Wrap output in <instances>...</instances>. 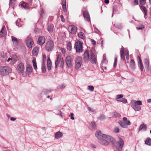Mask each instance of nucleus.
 <instances>
[{
  "label": "nucleus",
  "instance_id": "nucleus-4",
  "mask_svg": "<svg viewBox=\"0 0 151 151\" xmlns=\"http://www.w3.org/2000/svg\"><path fill=\"white\" fill-rule=\"evenodd\" d=\"M11 71V69L7 66H0V75L1 76H6Z\"/></svg>",
  "mask_w": 151,
  "mask_h": 151
},
{
  "label": "nucleus",
  "instance_id": "nucleus-6",
  "mask_svg": "<svg viewBox=\"0 0 151 151\" xmlns=\"http://www.w3.org/2000/svg\"><path fill=\"white\" fill-rule=\"evenodd\" d=\"M82 44L81 42L78 41L75 44L74 48L76 49L77 52H80L83 51Z\"/></svg>",
  "mask_w": 151,
  "mask_h": 151
},
{
  "label": "nucleus",
  "instance_id": "nucleus-34",
  "mask_svg": "<svg viewBox=\"0 0 151 151\" xmlns=\"http://www.w3.org/2000/svg\"><path fill=\"white\" fill-rule=\"evenodd\" d=\"M12 41L14 44L17 45L18 44V42L17 38L13 36H12Z\"/></svg>",
  "mask_w": 151,
  "mask_h": 151
},
{
  "label": "nucleus",
  "instance_id": "nucleus-19",
  "mask_svg": "<svg viewBox=\"0 0 151 151\" xmlns=\"http://www.w3.org/2000/svg\"><path fill=\"white\" fill-rule=\"evenodd\" d=\"M144 64L145 67L146 68L147 70L149 71V61L146 58H145L144 60Z\"/></svg>",
  "mask_w": 151,
  "mask_h": 151
},
{
  "label": "nucleus",
  "instance_id": "nucleus-58",
  "mask_svg": "<svg viewBox=\"0 0 151 151\" xmlns=\"http://www.w3.org/2000/svg\"><path fill=\"white\" fill-rule=\"evenodd\" d=\"M42 57H43V60H44V62L45 63V60H46V55L44 54H43L42 55Z\"/></svg>",
  "mask_w": 151,
  "mask_h": 151
},
{
  "label": "nucleus",
  "instance_id": "nucleus-31",
  "mask_svg": "<svg viewBox=\"0 0 151 151\" xmlns=\"http://www.w3.org/2000/svg\"><path fill=\"white\" fill-rule=\"evenodd\" d=\"M60 58L59 57V56L58 55L57 59L55 61V68H56L58 66V65L60 64Z\"/></svg>",
  "mask_w": 151,
  "mask_h": 151
},
{
  "label": "nucleus",
  "instance_id": "nucleus-40",
  "mask_svg": "<svg viewBox=\"0 0 151 151\" xmlns=\"http://www.w3.org/2000/svg\"><path fill=\"white\" fill-rule=\"evenodd\" d=\"M113 116L115 118H119L121 116V115L117 112H114V113Z\"/></svg>",
  "mask_w": 151,
  "mask_h": 151
},
{
  "label": "nucleus",
  "instance_id": "nucleus-32",
  "mask_svg": "<svg viewBox=\"0 0 151 151\" xmlns=\"http://www.w3.org/2000/svg\"><path fill=\"white\" fill-rule=\"evenodd\" d=\"M135 63L133 60L132 59L130 62V67L132 69L134 68Z\"/></svg>",
  "mask_w": 151,
  "mask_h": 151
},
{
  "label": "nucleus",
  "instance_id": "nucleus-18",
  "mask_svg": "<svg viewBox=\"0 0 151 151\" xmlns=\"http://www.w3.org/2000/svg\"><path fill=\"white\" fill-rule=\"evenodd\" d=\"M120 52L121 59L123 61L124 60H125V57L124 52V48L122 46V48L120 50Z\"/></svg>",
  "mask_w": 151,
  "mask_h": 151
},
{
  "label": "nucleus",
  "instance_id": "nucleus-50",
  "mask_svg": "<svg viewBox=\"0 0 151 151\" xmlns=\"http://www.w3.org/2000/svg\"><path fill=\"white\" fill-rule=\"evenodd\" d=\"M138 4V0H134L132 3V5L133 6L137 5Z\"/></svg>",
  "mask_w": 151,
  "mask_h": 151
},
{
  "label": "nucleus",
  "instance_id": "nucleus-25",
  "mask_svg": "<svg viewBox=\"0 0 151 151\" xmlns=\"http://www.w3.org/2000/svg\"><path fill=\"white\" fill-rule=\"evenodd\" d=\"M123 121L125 123L127 127L128 125H130L131 124V123L130 121L129 120L127 119V117H123Z\"/></svg>",
  "mask_w": 151,
  "mask_h": 151
},
{
  "label": "nucleus",
  "instance_id": "nucleus-24",
  "mask_svg": "<svg viewBox=\"0 0 151 151\" xmlns=\"http://www.w3.org/2000/svg\"><path fill=\"white\" fill-rule=\"evenodd\" d=\"M32 68L29 64H27L26 67L27 71L29 73H31L32 71Z\"/></svg>",
  "mask_w": 151,
  "mask_h": 151
},
{
  "label": "nucleus",
  "instance_id": "nucleus-28",
  "mask_svg": "<svg viewBox=\"0 0 151 151\" xmlns=\"http://www.w3.org/2000/svg\"><path fill=\"white\" fill-rule=\"evenodd\" d=\"M145 144L149 146L151 145V139L150 137H148L146 139L145 142Z\"/></svg>",
  "mask_w": 151,
  "mask_h": 151
},
{
  "label": "nucleus",
  "instance_id": "nucleus-9",
  "mask_svg": "<svg viewBox=\"0 0 151 151\" xmlns=\"http://www.w3.org/2000/svg\"><path fill=\"white\" fill-rule=\"evenodd\" d=\"M65 62L68 67H71L73 66V60L70 56H68L66 58Z\"/></svg>",
  "mask_w": 151,
  "mask_h": 151
},
{
  "label": "nucleus",
  "instance_id": "nucleus-41",
  "mask_svg": "<svg viewBox=\"0 0 151 151\" xmlns=\"http://www.w3.org/2000/svg\"><path fill=\"white\" fill-rule=\"evenodd\" d=\"M51 91L50 90L45 89L43 91L42 93L45 94H48Z\"/></svg>",
  "mask_w": 151,
  "mask_h": 151
},
{
  "label": "nucleus",
  "instance_id": "nucleus-51",
  "mask_svg": "<svg viewBox=\"0 0 151 151\" xmlns=\"http://www.w3.org/2000/svg\"><path fill=\"white\" fill-rule=\"evenodd\" d=\"M123 96L122 94L117 95L116 96V99H119L123 97Z\"/></svg>",
  "mask_w": 151,
  "mask_h": 151
},
{
  "label": "nucleus",
  "instance_id": "nucleus-3",
  "mask_svg": "<svg viewBox=\"0 0 151 151\" xmlns=\"http://www.w3.org/2000/svg\"><path fill=\"white\" fill-rule=\"evenodd\" d=\"M131 106L135 111H138L141 110V107L140 105H142V102L140 101H136L132 100L130 103Z\"/></svg>",
  "mask_w": 151,
  "mask_h": 151
},
{
  "label": "nucleus",
  "instance_id": "nucleus-13",
  "mask_svg": "<svg viewBox=\"0 0 151 151\" xmlns=\"http://www.w3.org/2000/svg\"><path fill=\"white\" fill-rule=\"evenodd\" d=\"M24 69V67L23 63H19L17 67L18 72L19 73H23Z\"/></svg>",
  "mask_w": 151,
  "mask_h": 151
},
{
  "label": "nucleus",
  "instance_id": "nucleus-54",
  "mask_svg": "<svg viewBox=\"0 0 151 151\" xmlns=\"http://www.w3.org/2000/svg\"><path fill=\"white\" fill-rule=\"evenodd\" d=\"M103 61L104 63L106 62V55L105 54H104L103 55Z\"/></svg>",
  "mask_w": 151,
  "mask_h": 151
},
{
  "label": "nucleus",
  "instance_id": "nucleus-52",
  "mask_svg": "<svg viewBox=\"0 0 151 151\" xmlns=\"http://www.w3.org/2000/svg\"><path fill=\"white\" fill-rule=\"evenodd\" d=\"M119 131V129L118 127H115L114 129V131L116 133H118Z\"/></svg>",
  "mask_w": 151,
  "mask_h": 151
},
{
  "label": "nucleus",
  "instance_id": "nucleus-39",
  "mask_svg": "<svg viewBox=\"0 0 151 151\" xmlns=\"http://www.w3.org/2000/svg\"><path fill=\"white\" fill-rule=\"evenodd\" d=\"M21 6L24 8H27L29 6L28 4L25 2H23L21 4Z\"/></svg>",
  "mask_w": 151,
  "mask_h": 151
},
{
  "label": "nucleus",
  "instance_id": "nucleus-42",
  "mask_svg": "<svg viewBox=\"0 0 151 151\" xmlns=\"http://www.w3.org/2000/svg\"><path fill=\"white\" fill-rule=\"evenodd\" d=\"M145 28V26L143 24H141L138 27H136V29L138 30L142 29Z\"/></svg>",
  "mask_w": 151,
  "mask_h": 151
},
{
  "label": "nucleus",
  "instance_id": "nucleus-60",
  "mask_svg": "<svg viewBox=\"0 0 151 151\" xmlns=\"http://www.w3.org/2000/svg\"><path fill=\"white\" fill-rule=\"evenodd\" d=\"M65 85L64 84H62L60 86V88L62 89V88H65Z\"/></svg>",
  "mask_w": 151,
  "mask_h": 151
},
{
  "label": "nucleus",
  "instance_id": "nucleus-37",
  "mask_svg": "<svg viewBox=\"0 0 151 151\" xmlns=\"http://www.w3.org/2000/svg\"><path fill=\"white\" fill-rule=\"evenodd\" d=\"M114 25L116 28L119 29H121L123 27L121 24H115Z\"/></svg>",
  "mask_w": 151,
  "mask_h": 151
},
{
  "label": "nucleus",
  "instance_id": "nucleus-62",
  "mask_svg": "<svg viewBox=\"0 0 151 151\" xmlns=\"http://www.w3.org/2000/svg\"><path fill=\"white\" fill-rule=\"evenodd\" d=\"M16 119V118L14 117H11L10 118V120L12 121H14Z\"/></svg>",
  "mask_w": 151,
  "mask_h": 151
},
{
  "label": "nucleus",
  "instance_id": "nucleus-15",
  "mask_svg": "<svg viewBox=\"0 0 151 151\" xmlns=\"http://www.w3.org/2000/svg\"><path fill=\"white\" fill-rule=\"evenodd\" d=\"M6 34V30L4 25L3 26L2 28L0 31V37H2Z\"/></svg>",
  "mask_w": 151,
  "mask_h": 151
},
{
  "label": "nucleus",
  "instance_id": "nucleus-44",
  "mask_svg": "<svg viewBox=\"0 0 151 151\" xmlns=\"http://www.w3.org/2000/svg\"><path fill=\"white\" fill-rule=\"evenodd\" d=\"M118 101L122 102L124 104L126 103L127 102V100L125 98H123L121 99L118 100Z\"/></svg>",
  "mask_w": 151,
  "mask_h": 151
},
{
  "label": "nucleus",
  "instance_id": "nucleus-8",
  "mask_svg": "<svg viewBox=\"0 0 151 151\" xmlns=\"http://www.w3.org/2000/svg\"><path fill=\"white\" fill-rule=\"evenodd\" d=\"M118 138L119 140L116 143V145L119 147V150L120 151L124 146V141L120 137H119Z\"/></svg>",
  "mask_w": 151,
  "mask_h": 151
},
{
  "label": "nucleus",
  "instance_id": "nucleus-16",
  "mask_svg": "<svg viewBox=\"0 0 151 151\" xmlns=\"http://www.w3.org/2000/svg\"><path fill=\"white\" fill-rule=\"evenodd\" d=\"M83 15L85 20L89 22L90 21V19L88 12L86 11L83 12Z\"/></svg>",
  "mask_w": 151,
  "mask_h": 151
},
{
  "label": "nucleus",
  "instance_id": "nucleus-36",
  "mask_svg": "<svg viewBox=\"0 0 151 151\" xmlns=\"http://www.w3.org/2000/svg\"><path fill=\"white\" fill-rule=\"evenodd\" d=\"M64 64V61L63 58L60 59V65L61 67H63Z\"/></svg>",
  "mask_w": 151,
  "mask_h": 151
},
{
  "label": "nucleus",
  "instance_id": "nucleus-5",
  "mask_svg": "<svg viewBox=\"0 0 151 151\" xmlns=\"http://www.w3.org/2000/svg\"><path fill=\"white\" fill-rule=\"evenodd\" d=\"M82 62L81 57L78 56L75 59V68L76 70L78 69L81 66Z\"/></svg>",
  "mask_w": 151,
  "mask_h": 151
},
{
  "label": "nucleus",
  "instance_id": "nucleus-30",
  "mask_svg": "<svg viewBox=\"0 0 151 151\" xmlns=\"http://www.w3.org/2000/svg\"><path fill=\"white\" fill-rule=\"evenodd\" d=\"M53 27L54 26L52 24H50L48 25L47 29L50 32L52 31Z\"/></svg>",
  "mask_w": 151,
  "mask_h": 151
},
{
  "label": "nucleus",
  "instance_id": "nucleus-27",
  "mask_svg": "<svg viewBox=\"0 0 151 151\" xmlns=\"http://www.w3.org/2000/svg\"><path fill=\"white\" fill-rule=\"evenodd\" d=\"M16 25L19 27H20L23 24V23L21 21L20 19H18L16 22Z\"/></svg>",
  "mask_w": 151,
  "mask_h": 151
},
{
  "label": "nucleus",
  "instance_id": "nucleus-64",
  "mask_svg": "<svg viewBox=\"0 0 151 151\" xmlns=\"http://www.w3.org/2000/svg\"><path fill=\"white\" fill-rule=\"evenodd\" d=\"M14 60V59L12 58H9L7 60V62H9V61L10 60H11V61L12 62L13 61V60Z\"/></svg>",
  "mask_w": 151,
  "mask_h": 151
},
{
  "label": "nucleus",
  "instance_id": "nucleus-33",
  "mask_svg": "<svg viewBox=\"0 0 151 151\" xmlns=\"http://www.w3.org/2000/svg\"><path fill=\"white\" fill-rule=\"evenodd\" d=\"M42 70L43 73H45L46 71V67L45 65V63L44 62V60L43 62L42 65Z\"/></svg>",
  "mask_w": 151,
  "mask_h": 151
},
{
  "label": "nucleus",
  "instance_id": "nucleus-10",
  "mask_svg": "<svg viewBox=\"0 0 151 151\" xmlns=\"http://www.w3.org/2000/svg\"><path fill=\"white\" fill-rule=\"evenodd\" d=\"M26 43L27 47L29 48H31L34 44L33 41L30 37H28L26 41Z\"/></svg>",
  "mask_w": 151,
  "mask_h": 151
},
{
  "label": "nucleus",
  "instance_id": "nucleus-59",
  "mask_svg": "<svg viewBox=\"0 0 151 151\" xmlns=\"http://www.w3.org/2000/svg\"><path fill=\"white\" fill-rule=\"evenodd\" d=\"M91 42L92 44L93 45H94L96 44L95 41L94 40H93V39H91Z\"/></svg>",
  "mask_w": 151,
  "mask_h": 151
},
{
  "label": "nucleus",
  "instance_id": "nucleus-57",
  "mask_svg": "<svg viewBox=\"0 0 151 151\" xmlns=\"http://www.w3.org/2000/svg\"><path fill=\"white\" fill-rule=\"evenodd\" d=\"M60 17L62 21L63 22H65V20L63 16L62 15H61Z\"/></svg>",
  "mask_w": 151,
  "mask_h": 151
},
{
  "label": "nucleus",
  "instance_id": "nucleus-47",
  "mask_svg": "<svg viewBox=\"0 0 151 151\" xmlns=\"http://www.w3.org/2000/svg\"><path fill=\"white\" fill-rule=\"evenodd\" d=\"M140 9L143 12H144L147 10L145 7L143 6H139Z\"/></svg>",
  "mask_w": 151,
  "mask_h": 151
},
{
  "label": "nucleus",
  "instance_id": "nucleus-21",
  "mask_svg": "<svg viewBox=\"0 0 151 151\" xmlns=\"http://www.w3.org/2000/svg\"><path fill=\"white\" fill-rule=\"evenodd\" d=\"M52 66V62L49 57H48L47 60V70H50L51 69Z\"/></svg>",
  "mask_w": 151,
  "mask_h": 151
},
{
  "label": "nucleus",
  "instance_id": "nucleus-43",
  "mask_svg": "<svg viewBox=\"0 0 151 151\" xmlns=\"http://www.w3.org/2000/svg\"><path fill=\"white\" fill-rule=\"evenodd\" d=\"M117 11V7L116 6H114L113 9V14L112 15V17H113V14Z\"/></svg>",
  "mask_w": 151,
  "mask_h": 151
},
{
  "label": "nucleus",
  "instance_id": "nucleus-63",
  "mask_svg": "<svg viewBox=\"0 0 151 151\" xmlns=\"http://www.w3.org/2000/svg\"><path fill=\"white\" fill-rule=\"evenodd\" d=\"M15 1V0H10V4H13Z\"/></svg>",
  "mask_w": 151,
  "mask_h": 151
},
{
  "label": "nucleus",
  "instance_id": "nucleus-55",
  "mask_svg": "<svg viewBox=\"0 0 151 151\" xmlns=\"http://www.w3.org/2000/svg\"><path fill=\"white\" fill-rule=\"evenodd\" d=\"M74 114L73 113H71L70 114V115L69 116V117H70V119L72 120H74V118L73 116Z\"/></svg>",
  "mask_w": 151,
  "mask_h": 151
},
{
  "label": "nucleus",
  "instance_id": "nucleus-17",
  "mask_svg": "<svg viewBox=\"0 0 151 151\" xmlns=\"http://www.w3.org/2000/svg\"><path fill=\"white\" fill-rule=\"evenodd\" d=\"M46 12L45 9L40 6L39 13L41 17H43L45 16Z\"/></svg>",
  "mask_w": 151,
  "mask_h": 151
},
{
  "label": "nucleus",
  "instance_id": "nucleus-48",
  "mask_svg": "<svg viewBox=\"0 0 151 151\" xmlns=\"http://www.w3.org/2000/svg\"><path fill=\"white\" fill-rule=\"evenodd\" d=\"M67 49H68L70 51L71 49V44L70 42H69L67 45Z\"/></svg>",
  "mask_w": 151,
  "mask_h": 151
},
{
  "label": "nucleus",
  "instance_id": "nucleus-20",
  "mask_svg": "<svg viewBox=\"0 0 151 151\" xmlns=\"http://www.w3.org/2000/svg\"><path fill=\"white\" fill-rule=\"evenodd\" d=\"M39 51V49L37 47L34 48L32 51V53L34 56H36L38 54Z\"/></svg>",
  "mask_w": 151,
  "mask_h": 151
},
{
  "label": "nucleus",
  "instance_id": "nucleus-61",
  "mask_svg": "<svg viewBox=\"0 0 151 151\" xmlns=\"http://www.w3.org/2000/svg\"><path fill=\"white\" fill-rule=\"evenodd\" d=\"M125 55L129 56V52L128 50H127L125 51Z\"/></svg>",
  "mask_w": 151,
  "mask_h": 151
},
{
  "label": "nucleus",
  "instance_id": "nucleus-26",
  "mask_svg": "<svg viewBox=\"0 0 151 151\" xmlns=\"http://www.w3.org/2000/svg\"><path fill=\"white\" fill-rule=\"evenodd\" d=\"M62 6L63 11L65 12L67 11L66 3L65 1L63 0L62 1Z\"/></svg>",
  "mask_w": 151,
  "mask_h": 151
},
{
  "label": "nucleus",
  "instance_id": "nucleus-53",
  "mask_svg": "<svg viewBox=\"0 0 151 151\" xmlns=\"http://www.w3.org/2000/svg\"><path fill=\"white\" fill-rule=\"evenodd\" d=\"M139 1L141 4L142 5L145 4L146 3L145 0H139Z\"/></svg>",
  "mask_w": 151,
  "mask_h": 151
},
{
  "label": "nucleus",
  "instance_id": "nucleus-46",
  "mask_svg": "<svg viewBox=\"0 0 151 151\" xmlns=\"http://www.w3.org/2000/svg\"><path fill=\"white\" fill-rule=\"evenodd\" d=\"M91 125L92 126V127L93 129L95 128L96 127V125L94 121L91 122Z\"/></svg>",
  "mask_w": 151,
  "mask_h": 151
},
{
  "label": "nucleus",
  "instance_id": "nucleus-7",
  "mask_svg": "<svg viewBox=\"0 0 151 151\" xmlns=\"http://www.w3.org/2000/svg\"><path fill=\"white\" fill-rule=\"evenodd\" d=\"M53 47L54 43L52 41L49 40L47 42L45 45V48L47 51H52L53 49Z\"/></svg>",
  "mask_w": 151,
  "mask_h": 151
},
{
  "label": "nucleus",
  "instance_id": "nucleus-1",
  "mask_svg": "<svg viewBox=\"0 0 151 151\" xmlns=\"http://www.w3.org/2000/svg\"><path fill=\"white\" fill-rule=\"evenodd\" d=\"M95 136L98 139L101 141V143L104 145H108L109 142L114 143L115 142V139L113 137L105 134H103L100 131L96 132Z\"/></svg>",
  "mask_w": 151,
  "mask_h": 151
},
{
  "label": "nucleus",
  "instance_id": "nucleus-56",
  "mask_svg": "<svg viewBox=\"0 0 151 151\" xmlns=\"http://www.w3.org/2000/svg\"><path fill=\"white\" fill-rule=\"evenodd\" d=\"M94 31L96 33L99 34L100 32L99 31V30L96 28L95 27L94 29Z\"/></svg>",
  "mask_w": 151,
  "mask_h": 151
},
{
  "label": "nucleus",
  "instance_id": "nucleus-49",
  "mask_svg": "<svg viewBox=\"0 0 151 151\" xmlns=\"http://www.w3.org/2000/svg\"><path fill=\"white\" fill-rule=\"evenodd\" d=\"M106 119V117L104 115H101L100 116L99 118V119L101 120H104Z\"/></svg>",
  "mask_w": 151,
  "mask_h": 151
},
{
  "label": "nucleus",
  "instance_id": "nucleus-35",
  "mask_svg": "<svg viewBox=\"0 0 151 151\" xmlns=\"http://www.w3.org/2000/svg\"><path fill=\"white\" fill-rule=\"evenodd\" d=\"M78 37L82 39H84L85 37V35L82 32H80L78 34Z\"/></svg>",
  "mask_w": 151,
  "mask_h": 151
},
{
  "label": "nucleus",
  "instance_id": "nucleus-29",
  "mask_svg": "<svg viewBox=\"0 0 151 151\" xmlns=\"http://www.w3.org/2000/svg\"><path fill=\"white\" fill-rule=\"evenodd\" d=\"M147 129L146 126L144 124H141L139 127V131L143 130V131H145Z\"/></svg>",
  "mask_w": 151,
  "mask_h": 151
},
{
  "label": "nucleus",
  "instance_id": "nucleus-23",
  "mask_svg": "<svg viewBox=\"0 0 151 151\" xmlns=\"http://www.w3.org/2000/svg\"><path fill=\"white\" fill-rule=\"evenodd\" d=\"M118 123L122 127V128H127V126L126 125L124 122L123 121H119L118 122Z\"/></svg>",
  "mask_w": 151,
  "mask_h": 151
},
{
  "label": "nucleus",
  "instance_id": "nucleus-11",
  "mask_svg": "<svg viewBox=\"0 0 151 151\" xmlns=\"http://www.w3.org/2000/svg\"><path fill=\"white\" fill-rule=\"evenodd\" d=\"M70 32L72 34H75L77 31V27L74 25H70L68 27Z\"/></svg>",
  "mask_w": 151,
  "mask_h": 151
},
{
  "label": "nucleus",
  "instance_id": "nucleus-14",
  "mask_svg": "<svg viewBox=\"0 0 151 151\" xmlns=\"http://www.w3.org/2000/svg\"><path fill=\"white\" fill-rule=\"evenodd\" d=\"M45 41V38L43 36H40L38 39V43L40 45H42Z\"/></svg>",
  "mask_w": 151,
  "mask_h": 151
},
{
  "label": "nucleus",
  "instance_id": "nucleus-45",
  "mask_svg": "<svg viewBox=\"0 0 151 151\" xmlns=\"http://www.w3.org/2000/svg\"><path fill=\"white\" fill-rule=\"evenodd\" d=\"M87 87L88 90L90 91L91 92L93 91L94 89L93 86H88Z\"/></svg>",
  "mask_w": 151,
  "mask_h": 151
},
{
  "label": "nucleus",
  "instance_id": "nucleus-22",
  "mask_svg": "<svg viewBox=\"0 0 151 151\" xmlns=\"http://www.w3.org/2000/svg\"><path fill=\"white\" fill-rule=\"evenodd\" d=\"M63 134L62 132L60 131L58 132L55 133V137L56 139H58L61 137L63 136Z\"/></svg>",
  "mask_w": 151,
  "mask_h": 151
},
{
  "label": "nucleus",
  "instance_id": "nucleus-12",
  "mask_svg": "<svg viewBox=\"0 0 151 151\" xmlns=\"http://www.w3.org/2000/svg\"><path fill=\"white\" fill-rule=\"evenodd\" d=\"M138 61V67L140 69L141 72L143 71L144 69V66L140 57L139 56H138L137 57Z\"/></svg>",
  "mask_w": 151,
  "mask_h": 151
},
{
  "label": "nucleus",
  "instance_id": "nucleus-38",
  "mask_svg": "<svg viewBox=\"0 0 151 151\" xmlns=\"http://www.w3.org/2000/svg\"><path fill=\"white\" fill-rule=\"evenodd\" d=\"M32 63L33 67L35 70H36L37 69V65L36 62L35 60H32Z\"/></svg>",
  "mask_w": 151,
  "mask_h": 151
},
{
  "label": "nucleus",
  "instance_id": "nucleus-2",
  "mask_svg": "<svg viewBox=\"0 0 151 151\" xmlns=\"http://www.w3.org/2000/svg\"><path fill=\"white\" fill-rule=\"evenodd\" d=\"M95 50L92 48L90 51V53L88 50L84 52L83 54V59L85 62L87 63L89 60L93 64H96L97 62L96 57L95 55Z\"/></svg>",
  "mask_w": 151,
  "mask_h": 151
}]
</instances>
